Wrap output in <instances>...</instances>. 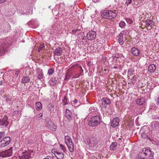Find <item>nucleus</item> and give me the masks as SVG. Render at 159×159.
<instances>
[{
    "label": "nucleus",
    "instance_id": "8",
    "mask_svg": "<svg viewBox=\"0 0 159 159\" xmlns=\"http://www.w3.org/2000/svg\"><path fill=\"white\" fill-rule=\"evenodd\" d=\"M12 148L11 147L7 150L0 152V157H6L11 156L12 154Z\"/></svg>",
    "mask_w": 159,
    "mask_h": 159
},
{
    "label": "nucleus",
    "instance_id": "21",
    "mask_svg": "<svg viewBox=\"0 0 159 159\" xmlns=\"http://www.w3.org/2000/svg\"><path fill=\"white\" fill-rule=\"evenodd\" d=\"M55 156L58 159H63L64 157V154L63 152L58 151L57 154H55Z\"/></svg>",
    "mask_w": 159,
    "mask_h": 159
},
{
    "label": "nucleus",
    "instance_id": "41",
    "mask_svg": "<svg viewBox=\"0 0 159 159\" xmlns=\"http://www.w3.org/2000/svg\"><path fill=\"white\" fill-rule=\"evenodd\" d=\"M131 0H126L125 4L127 5V6H128L129 4H130L131 3Z\"/></svg>",
    "mask_w": 159,
    "mask_h": 159
},
{
    "label": "nucleus",
    "instance_id": "57",
    "mask_svg": "<svg viewBox=\"0 0 159 159\" xmlns=\"http://www.w3.org/2000/svg\"><path fill=\"white\" fill-rule=\"evenodd\" d=\"M43 159H49V158H48H48H44Z\"/></svg>",
    "mask_w": 159,
    "mask_h": 159
},
{
    "label": "nucleus",
    "instance_id": "34",
    "mask_svg": "<svg viewBox=\"0 0 159 159\" xmlns=\"http://www.w3.org/2000/svg\"><path fill=\"white\" fill-rule=\"evenodd\" d=\"M141 137L143 139H146L147 138H149L148 135L146 134L145 132H143L141 135Z\"/></svg>",
    "mask_w": 159,
    "mask_h": 159
},
{
    "label": "nucleus",
    "instance_id": "14",
    "mask_svg": "<svg viewBox=\"0 0 159 159\" xmlns=\"http://www.w3.org/2000/svg\"><path fill=\"white\" fill-rule=\"evenodd\" d=\"M64 115L68 121H70L71 120L72 117V114L70 110L66 109L64 112Z\"/></svg>",
    "mask_w": 159,
    "mask_h": 159
},
{
    "label": "nucleus",
    "instance_id": "30",
    "mask_svg": "<svg viewBox=\"0 0 159 159\" xmlns=\"http://www.w3.org/2000/svg\"><path fill=\"white\" fill-rule=\"evenodd\" d=\"M119 25L121 28H123L125 25V23L123 21H121L119 24Z\"/></svg>",
    "mask_w": 159,
    "mask_h": 159
},
{
    "label": "nucleus",
    "instance_id": "20",
    "mask_svg": "<svg viewBox=\"0 0 159 159\" xmlns=\"http://www.w3.org/2000/svg\"><path fill=\"white\" fill-rule=\"evenodd\" d=\"M57 128V125L54 122H50V130L55 131Z\"/></svg>",
    "mask_w": 159,
    "mask_h": 159
},
{
    "label": "nucleus",
    "instance_id": "19",
    "mask_svg": "<svg viewBox=\"0 0 159 159\" xmlns=\"http://www.w3.org/2000/svg\"><path fill=\"white\" fill-rule=\"evenodd\" d=\"M101 100L102 104L104 103L106 104L109 105L111 103L110 100L107 98H102Z\"/></svg>",
    "mask_w": 159,
    "mask_h": 159
},
{
    "label": "nucleus",
    "instance_id": "55",
    "mask_svg": "<svg viewBox=\"0 0 159 159\" xmlns=\"http://www.w3.org/2000/svg\"><path fill=\"white\" fill-rule=\"evenodd\" d=\"M113 68L114 69H117V66H114L113 67Z\"/></svg>",
    "mask_w": 159,
    "mask_h": 159
},
{
    "label": "nucleus",
    "instance_id": "22",
    "mask_svg": "<svg viewBox=\"0 0 159 159\" xmlns=\"http://www.w3.org/2000/svg\"><path fill=\"white\" fill-rule=\"evenodd\" d=\"M136 103L139 105H142L145 102V99L143 98H138L136 102Z\"/></svg>",
    "mask_w": 159,
    "mask_h": 159
},
{
    "label": "nucleus",
    "instance_id": "37",
    "mask_svg": "<svg viewBox=\"0 0 159 159\" xmlns=\"http://www.w3.org/2000/svg\"><path fill=\"white\" fill-rule=\"evenodd\" d=\"M124 40L123 38L121 39H118V42L121 45H122L124 43Z\"/></svg>",
    "mask_w": 159,
    "mask_h": 159
},
{
    "label": "nucleus",
    "instance_id": "18",
    "mask_svg": "<svg viewBox=\"0 0 159 159\" xmlns=\"http://www.w3.org/2000/svg\"><path fill=\"white\" fill-rule=\"evenodd\" d=\"M145 23L147 26L152 27L154 25V23L152 20L148 19H146L145 21Z\"/></svg>",
    "mask_w": 159,
    "mask_h": 159
},
{
    "label": "nucleus",
    "instance_id": "42",
    "mask_svg": "<svg viewBox=\"0 0 159 159\" xmlns=\"http://www.w3.org/2000/svg\"><path fill=\"white\" fill-rule=\"evenodd\" d=\"M140 155H139V153L138 154V157L137 158V159H145V158H144L142 156H139Z\"/></svg>",
    "mask_w": 159,
    "mask_h": 159
},
{
    "label": "nucleus",
    "instance_id": "5",
    "mask_svg": "<svg viewBox=\"0 0 159 159\" xmlns=\"http://www.w3.org/2000/svg\"><path fill=\"white\" fill-rule=\"evenodd\" d=\"M102 121L100 116L97 115L92 116L88 122V125L90 126L93 127L99 124Z\"/></svg>",
    "mask_w": 159,
    "mask_h": 159
},
{
    "label": "nucleus",
    "instance_id": "9",
    "mask_svg": "<svg viewBox=\"0 0 159 159\" xmlns=\"http://www.w3.org/2000/svg\"><path fill=\"white\" fill-rule=\"evenodd\" d=\"M11 140V139L9 137H4L0 141V148H3L8 145Z\"/></svg>",
    "mask_w": 159,
    "mask_h": 159
},
{
    "label": "nucleus",
    "instance_id": "49",
    "mask_svg": "<svg viewBox=\"0 0 159 159\" xmlns=\"http://www.w3.org/2000/svg\"><path fill=\"white\" fill-rule=\"evenodd\" d=\"M77 101L78 100L76 99H75L74 100V102L75 103H77Z\"/></svg>",
    "mask_w": 159,
    "mask_h": 159
},
{
    "label": "nucleus",
    "instance_id": "7",
    "mask_svg": "<svg viewBox=\"0 0 159 159\" xmlns=\"http://www.w3.org/2000/svg\"><path fill=\"white\" fill-rule=\"evenodd\" d=\"M65 142L67 145L69 151L72 152L74 150V145L71 138L66 135L65 137Z\"/></svg>",
    "mask_w": 159,
    "mask_h": 159
},
{
    "label": "nucleus",
    "instance_id": "53",
    "mask_svg": "<svg viewBox=\"0 0 159 159\" xmlns=\"http://www.w3.org/2000/svg\"><path fill=\"white\" fill-rule=\"evenodd\" d=\"M2 81L1 80L0 82V85H2Z\"/></svg>",
    "mask_w": 159,
    "mask_h": 159
},
{
    "label": "nucleus",
    "instance_id": "43",
    "mask_svg": "<svg viewBox=\"0 0 159 159\" xmlns=\"http://www.w3.org/2000/svg\"><path fill=\"white\" fill-rule=\"evenodd\" d=\"M42 77H43L42 75V74H39V75H38V78L40 80L42 78Z\"/></svg>",
    "mask_w": 159,
    "mask_h": 159
},
{
    "label": "nucleus",
    "instance_id": "50",
    "mask_svg": "<svg viewBox=\"0 0 159 159\" xmlns=\"http://www.w3.org/2000/svg\"><path fill=\"white\" fill-rule=\"evenodd\" d=\"M17 113H18V114H19V116L20 115H21V113L20 111H17Z\"/></svg>",
    "mask_w": 159,
    "mask_h": 159
},
{
    "label": "nucleus",
    "instance_id": "6",
    "mask_svg": "<svg viewBox=\"0 0 159 159\" xmlns=\"http://www.w3.org/2000/svg\"><path fill=\"white\" fill-rule=\"evenodd\" d=\"M72 67L75 69V71L73 73L74 75V78H77L80 77L81 75H84V70L82 69V66H80L79 64H77L73 65Z\"/></svg>",
    "mask_w": 159,
    "mask_h": 159
},
{
    "label": "nucleus",
    "instance_id": "56",
    "mask_svg": "<svg viewBox=\"0 0 159 159\" xmlns=\"http://www.w3.org/2000/svg\"><path fill=\"white\" fill-rule=\"evenodd\" d=\"M39 115H40V117H42V116L43 114H39Z\"/></svg>",
    "mask_w": 159,
    "mask_h": 159
},
{
    "label": "nucleus",
    "instance_id": "12",
    "mask_svg": "<svg viewBox=\"0 0 159 159\" xmlns=\"http://www.w3.org/2000/svg\"><path fill=\"white\" fill-rule=\"evenodd\" d=\"M52 49L54 50L53 53L55 55H59L62 53L61 49L59 46L58 44H55L52 48Z\"/></svg>",
    "mask_w": 159,
    "mask_h": 159
},
{
    "label": "nucleus",
    "instance_id": "16",
    "mask_svg": "<svg viewBox=\"0 0 159 159\" xmlns=\"http://www.w3.org/2000/svg\"><path fill=\"white\" fill-rule=\"evenodd\" d=\"M132 54L134 56H138L140 54V51L137 48L133 47L131 48Z\"/></svg>",
    "mask_w": 159,
    "mask_h": 159
},
{
    "label": "nucleus",
    "instance_id": "24",
    "mask_svg": "<svg viewBox=\"0 0 159 159\" xmlns=\"http://www.w3.org/2000/svg\"><path fill=\"white\" fill-rule=\"evenodd\" d=\"M35 107L37 110L39 111L42 108V105L39 102H38L35 103Z\"/></svg>",
    "mask_w": 159,
    "mask_h": 159
},
{
    "label": "nucleus",
    "instance_id": "45",
    "mask_svg": "<svg viewBox=\"0 0 159 159\" xmlns=\"http://www.w3.org/2000/svg\"><path fill=\"white\" fill-rule=\"evenodd\" d=\"M53 72L54 70L50 68V75H51L52 74H53Z\"/></svg>",
    "mask_w": 159,
    "mask_h": 159
},
{
    "label": "nucleus",
    "instance_id": "15",
    "mask_svg": "<svg viewBox=\"0 0 159 159\" xmlns=\"http://www.w3.org/2000/svg\"><path fill=\"white\" fill-rule=\"evenodd\" d=\"M119 119L118 117H116L112 120L111 125L113 128H115L119 125Z\"/></svg>",
    "mask_w": 159,
    "mask_h": 159
},
{
    "label": "nucleus",
    "instance_id": "47",
    "mask_svg": "<svg viewBox=\"0 0 159 159\" xmlns=\"http://www.w3.org/2000/svg\"><path fill=\"white\" fill-rule=\"evenodd\" d=\"M7 0H0V3H2L5 2Z\"/></svg>",
    "mask_w": 159,
    "mask_h": 159
},
{
    "label": "nucleus",
    "instance_id": "31",
    "mask_svg": "<svg viewBox=\"0 0 159 159\" xmlns=\"http://www.w3.org/2000/svg\"><path fill=\"white\" fill-rule=\"evenodd\" d=\"M80 31V29H77L75 30H72L71 32H70V33L72 34H75L76 33V32Z\"/></svg>",
    "mask_w": 159,
    "mask_h": 159
},
{
    "label": "nucleus",
    "instance_id": "4",
    "mask_svg": "<svg viewBox=\"0 0 159 159\" xmlns=\"http://www.w3.org/2000/svg\"><path fill=\"white\" fill-rule=\"evenodd\" d=\"M153 152L150 149L144 148L142 152L139 153V156L145 158V159H152L153 158Z\"/></svg>",
    "mask_w": 159,
    "mask_h": 159
},
{
    "label": "nucleus",
    "instance_id": "54",
    "mask_svg": "<svg viewBox=\"0 0 159 159\" xmlns=\"http://www.w3.org/2000/svg\"><path fill=\"white\" fill-rule=\"evenodd\" d=\"M48 74L50 75V69L48 70Z\"/></svg>",
    "mask_w": 159,
    "mask_h": 159
},
{
    "label": "nucleus",
    "instance_id": "28",
    "mask_svg": "<svg viewBox=\"0 0 159 159\" xmlns=\"http://www.w3.org/2000/svg\"><path fill=\"white\" fill-rule=\"evenodd\" d=\"M131 83L132 84H134L137 81V77L136 76H134L132 79H131Z\"/></svg>",
    "mask_w": 159,
    "mask_h": 159
},
{
    "label": "nucleus",
    "instance_id": "40",
    "mask_svg": "<svg viewBox=\"0 0 159 159\" xmlns=\"http://www.w3.org/2000/svg\"><path fill=\"white\" fill-rule=\"evenodd\" d=\"M58 152V151H57V149H52L51 150V152L53 153L54 154V155H55V154H57Z\"/></svg>",
    "mask_w": 159,
    "mask_h": 159
},
{
    "label": "nucleus",
    "instance_id": "33",
    "mask_svg": "<svg viewBox=\"0 0 159 159\" xmlns=\"http://www.w3.org/2000/svg\"><path fill=\"white\" fill-rule=\"evenodd\" d=\"M44 48V46L43 45H41L38 48L37 50L38 52L40 53V52L42 50L43 48Z\"/></svg>",
    "mask_w": 159,
    "mask_h": 159
},
{
    "label": "nucleus",
    "instance_id": "35",
    "mask_svg": "<svg viewBox=\"0 0 159 159\" xmlns=\"http://www.w3.org/2000/svg\"><path fill=\"white\" fill-rule=\"evenodd\" d=\"M70 77V74L66 73L65 75V77L64 78V80H69Z\"/></svg>",
    "mask_w": 159,
    "mask_h": 159
},
{
    "label": "nucleus",
    "instance_id": "48",
    "mask_svg": "<svg viewBox=\"0 0 159 159\" xmlns=\"http://www.w3.org/2000/svg\"><path fill=\"white\" fill-rule=\"evenodd\" d=\"M157 102L156 103V104L157 106L159 105V97L157 99Z\"/></svg>",
    "mask_w": 159,
    "mask_h": 159
},
{
    "label": "nucleus",
    "instance_id": "2",
    "mask_svg": "<svg viewBox=\"0 0 159 159\" xmlns=\"http://www.w3.org/2000/svg\"><path fill=\"white\" fill-rule=\"evenodd\" d=\"M102 17L105 19L111 20L114 19L117 16L116 11L104 10L100 12Z\"/></svg>",
    "mask_w": 159,
    "mask_h": 159
},
{
    "label": "nucleus",
    "instance_id": "36",
    "mask_svg": "<svg viewBox=\"0 0 159 159\" xmlns=\"http://www.w3.org/2000/svg\"><path fill=\"white\" fill-rule=\"evenodd\" d=\"M95 110V108L94 107H91L89 108V111L91 113V112L94 111Z\"/></svg>",
    "mask_w": 159,
    "mask_h": 159
},
{
    "label": "nucleus",
    "instance_id": "46",
    "mask_svg": "<svg viewBox=\"0 0 159 159\" xmlns=\"http://www.w3.org/2000/svg\"><path fill=\"white\" fill-rule=\"evenodd\" d=\"M84 39V36H82L81 38H80V40H83Z\"/></svg>",
    "mask_w": 159,
    "mask_h": 159
},
{
    "label": "nucleus",
    "instance_id": "23",
    "mask_svg": "<svg viewBox=\"0 0 159 159\" xmlns=\"http://www.w3.org/2000/svg\"><path fill=\"white\" fill-rule=\"evenodd\" d=\"M30 80V79L29 76H24L22 78L21 82L23 84H25L29 82Z\"/></svg>",
    "mask_w": 159,
    "mask_h": 159
},
{
    "label": "nucleus",
    "instance_id": "10",
    "mask_svg": "<svg viewBox=\"0 0 159 159\" xmlns=\"http://www.w3.org/2000/svg\"><path fill=\"white\" fill-rule=\"evenodd\" d=\"M32 151L30 152L29 151H25L22 152L21 155L19 156V159H30L31 157L30 155ZM32 152L33 151H32Z\"/></svg>",
    "mask_w": 159,
    "mask_h": 159
},
{
    "label": "nucleus",
    "instance_id": "51",
    "mask_svg": "<svg viewBox=\"0 0 159 159\" xmlns=\"http://www.w3.org/2000/svg\"><path fill=\"white\" fill-rule=\"evenodd\" d=\"M155 125H158V126H159V122H158V121H157L156 123V124Z\"/></svg>",
    "mask_w": 159,
    "mask_h": 159
},
{
    "label": "nucleus",
    "instance_id": "17",
    "mask_svg": "<svg viewBox=\"0 0 159 159\" xmlns=\"http://www.w3.org/2000/svg\"><path fill=\"white\" fill-rule=\"evenodd\" d=\"M156 69V66L154 64L150 65L148 67V71L151 73L154 72Z\"/></svg>",
    "mask_w": 159,
    "mask_h": 159
},
{
    "label": "nucleus",
    "instance_id": "44",
    "mask_svg": "<svg viewBox=\"0 0 159 159\" xmlns=\"http://www.w3.org/2000/svg\"><path fill=\"white\" fill-rule=\"evenodd\" d=\"M123 38V34L122 33H120L119 35V39Z\"/></svg>",
    "mask_w": 159,
    "mask_h": 159
},
{
    "label": "nucleus",
    "instance_id": "13",
    "mask_svg": "<svg viewBox=\"0 0 159 159\" xmlns=\"http://www.w3.org/2000/svg\"><path fill=\"white\" fill-rule=\"evenodd\" d=\"M9 122L8 120V118L6 116L0 119V125L6 127L8 125Z\"/></svg>",
    "mask_w": 159,
    "mask_h": 159
},
{
    "label": "nucleus",
    "instance_id": "52",
    "mask_svg": "<svg viewBox=\"0 0 159 159\" xmlns=\"http://www.w3.org/2000/svg\"><path fill=\"white\" fill-rule=\"evenodd\" d=\"M91 159H97V158L96 157H95L94 156H93L92 157Z\"/></svg>",
    "mask_w": 159,
    "mask_h": 159
},
{
    "label": "nucleus",
    "instance_id": "32",
    "mask_svg": "<svg viewBox=\"0 0 159 159\" xmlns=\"http://www.w3.org/2000/svg\"><path fill=\"white\" fill-rule=\"evenodd\" d=\"M125 20L126 22L129 24H131L133 22L132 20L131 19L125 18Z\"/></svg>",
    "mask_w": 159,
    "mask_h": 159
},
{
    "label": "nucleus",
    "instance_id": "26",
    "mask_svg": "<svg viewBox=\"0 0 159 159\" xmlns=\"http://www.w3.org/2000/svg\"><path fill=\"white\" fill-rule=\"evenodd\" d=\"M57 80L56 77H52L51 79L50 80V85L54 86L57 83Z\"/></svg>",
    "mask_w": 159,
    "mask_h": 159
},
{
    "label": "nucleus",
    "instance_id": "39",
    "mask_svg": "<svg viewBox=\"0 0 159 159\" xmlns=\"http://www.w3.org/2000/svg\"><path fill=\"white\" fill-rule=\"evenodd\" d=\"M60 148L61 150H62L63 151L65 152L66 151V149L65 148V147L64 145L62 144H60Z\"/></svg>",
    "mask_w": 159,
    "mask_h": 159
},
{
    "label": "nucleus",
    "instance_id": "11",
    "mask_svg": "<svg viewBox=\"0 0 159 159\" xmlns=\"http://www.w3.org/2000/svg\"><path fill=\"white\" fill-rule=\"evenodd\" d=\"M96 36V32L94 31L91 30L89 31L87 33L86 36V38L89 40H92L95 39Z\"/></svg>",
    "mask_w": 159,
    "mask_h": 159
},
{
    "label": "nucleus",
    "instance_id": "29",
    "mask_svg": "<svg viewBox=\"0 0 159 159\" xmlns=\"http://www.w3.org/2000/svg\"><path fill=\"white\" fill-rule=\"evenodd\" d=\"M134 72V70L132 69H130L128 70V75L129 76H131L133 75V73Z\"/></svg>",
    "mask_w": 159,
    "mask_h": 159
},
{
    "label": "nucleus",
    "instance_id": "25",
    "mask_svg": "<svg viewBox=\"0 0 159 159\" xmlns=\"http://www.w3.org/2000/svg\"><path fill=\"white\" fill-rule=\"evenodd\" d=\"M117 146V143L116 142H114L111 143L110 146V150L111 151H114V148Z\"/></svg>",
    "mask_w": 159,
    "mask_h": 159
},
{
    "label": "nucleus",
    "instance_id": "1",
    "mask_svg": "<svg viewBox=\"0 0 159 159\" xmlns=\"http://www.w3.org/2000/svg\"><path fill=\"white\" fill-rule=\"evenodd\" d=\"M11 43V39L8 38L0 41V55H2L5 51H7Z\"/></svg>",
    "mask_w": 159,
    "mask_h": 159
},
{
    "label": "nucleus",
    "instance_id": "3",
    "mask_svg": "<svg viewBox=\"0 0 159 159\" xmlns=\"http://www.w3.org/2000/svg\"><path fill=\"white\" fill-rule=\"evenodd\" d=\"M86 145L89 146V149H93L97 148L98 146V141L95 138H88L84 140Z\"/></svg>",
    "mask_w": 159,
    "mask_h": 159
},
{
    "label": "nucleus",
    "instance_id": "38",
    "mask_svg": "<svg viewBox=\"0 0 159 159\" xmlns=\"http://www.w3.org/2000/svg\"><path fill=\"white\" fill-rule=\"evenodd\" d=\"M5 135L4 132H0V139L3 138Z\"/></svg>",
    "mask_w": 159,
    "mask_h": 159
},
{
    "label": "nucleus",
    "instance_id": "27",
    "mask_svg": "<svg viewBox=\"0 0 159 159\" xmlns=\"http://www.w3.org/2000/svg\"><path fill=\"white\" fill-rule=\"evenodd\" d=\"M62 102L64 105L68 104L67 97L66 95L64 97V98L62 100Z\"/></svg>",
    "mask_w": 159,
    "mask_h": 159
}]
</instances>
